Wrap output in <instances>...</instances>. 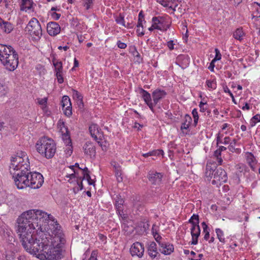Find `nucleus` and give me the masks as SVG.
<instances>
[{
    "label": "nucleus",
    "instance_id": "nucleus-45",
    "mask_svg": "<svg viewBox=\"0 0 260 260\" xmlns=\"http://www.w3.org/2000/svg\"><path fill=\"white\" fill-rule=\"evenodd\" d=\"M199 107L200 108V111L201 112H204L207 110V102H204L201 101L199 104Z\"/></svg>",
    "mask_w": 260,
    "mask_h": 260
},
{
    "label": "nucleus",
    "instance_id": "nucleus-2",
    "mask_svg": "<svg viewBox=\"0 0 260 260\" xmlns=\"http://www.w3.org/2000/svg\"><path fill=\"white\" fill-rule=\"evenodd\" d=\"M49 244L46 246L43 255L46 260H59L63 257V248L66 242L64 235L58 224L51 229Z\"/></svg>",
    "mask_w": 260,
    "mask_h": 260
},
{
    "label": "nucleus",
    "instance_id": "nucleus-34",
    "mask_svg": "<svg viewBox=\"0 0 260 260\" xmlns=\"http://www.w3.org/2000/svg\"><path fill=\"white\" fill-rule=\"evenodd\" d=\"M206 83L208 88L211 90L215 89L216 88V82L214 80H207Z\"/></svg>",
    "mask_w": 260,
    "mask_h": 260
},
{
    "label": "nucleus",
    "instance_id": "nucleus-16",
    "mask_svg": "<svg viewBox=\"0 0 260 260\" xmlns=\"http://www.w3.org/2000/svg\"><path fill=\"white\" fill-rule=\"evenodd\" d=\"M163 174L158 172H150L148 178L151 183L154 185H159L162 182Z\"/></svg>",
    "mask_w": 260,
    "mask_h": 260
},
{
    "label": "nucleus",
    "instance_id": "nucleus-27",
    "mask_svg": "<svg viewBox=\"0 0 260 260\" xmlns=\"http://www.w3.org/2000/svg\"><path fill=\"white\" fill-rule=\"evenodd\" d=\"M33 2L31 0H21V3L20 5L21 10L27 11L30 10Z\"/></svg>",
    "mask_w": 260,
    "mask_h": 260
},
{
    "label": "nucleus",
    "instance_id": "nucleus-36",
    "mask_svg": "<svg viewBox=\"0 0 260 260\" xmlns=\"http://www.w3.org/2000/svg\"><path fill=\"white\" fill-rule=\"evenodd\" d=\"M188 222L192 225L194 224H199V216L198 214H193L191 218L189 219Z\"/></svg>",
    "mask_w": 260,
    "mask_h": 260
},
{
    "label": "nucleus",
    "instance_id": "nucleus-58",
    "mask_svg": "<svg viewBox=\"0 0 260 260\" xmlns=\"http://www.w3.org/2000/svg\"><path fill=\"white\" fill-rule=\"evenodd\" d=\"M150 153H151V156H155V155H159L163 152L162 150H155V151H150Z\"/></svg>",
    "mask_w": 260,
    "mask_h": 260
},
{
    "label": "nucleus",
    "instance_id": "nucleus-50",
    "mask_svg": "<svg viewBox=\"0 0 260 260\" xmlns=\"http://www.w3.org/2000/svg\"><path fill=\"white\" fill-rule=\"evenodd\" d=\"M237 143V140L236 139H234L232 142H230L229 144V146L228 147V148L230 151L231 152H234L235 150V145H236Z\"/></svg>",
    "mask_w": 260,
    "mask_h": 260
},
{
    "label": "nucleus",
    "instance_id": "nucleus-54",
    "mask_svg": "<svg viewBox=\"0 0 260 260\" xmlns=\"http://www.w3.org/2000/svg\"><path fill=\"white\" fill-rule=\"evenodd\" d=\"M115 176L117 178V181L118 182H121L122 181V178L121 177V170L120 171H118L115 172Z\"/></svg>",
    "mask_w": 260,
    "mask_h": 260
},
{
    "label": "nucleus",
    "instance_id": "nucleus-40",
    "mask_svg": "<svg viewBox=\"0 0 260 260\" xmlns=\"http://www.w3.org/2000/svg\"><path fill=\"white\" fill-rule=\"evenodd\" d=\"M54 71L55 73H56L57 72H63V66H62V63L61 61L60 62L56 63L55 65L54 66Z\"/></svg>",
    "mask_w": 260,
    "mask_h": 260
},
{
    "label": "nucleus",
    "instance_id": "nucleus-29",
    "mask_svg": "<svg viewBox=\"0 0 260 260\" xmlns=\"http://www.w3.org/2000/svg\"><path fill=\"white\" fill-rule=\"evenodd\" d=\"M89 131L91 137L95 140H97V135L99 133L98 125L96 124H91L89 127Z\"/></svg>",
    "mask_w": 260,
    "mask_h": 260
},
{
    "label": "nucleus",
    "instance_id": "nucleus-26",
    "mask_svg": "<svg viewBox=\"0 0 260 260\" xmlns=\"http://www.w3.org/2000/svg\"><path fill=\"white\" fill-rule=\"evenodd\" d=\"M124 203L123 199L121 198L120 195H117L115 199V206L116 209V211L118 214L123 211L122 206Z\"/></svg>",
    "mask_w": 260,
    "mask_h": 260
},
{
    "label": "nucleus",
    "instance_id": "nucleus-28",
    "mask_svg": "<svg viewBox=\"0 0 260 260\" xmlns=\"http://www.w3.org/2000/svg\"><path fill=\"white\" fill-rule=\"evenodd\" d=\"M245 33L243 31L242 28H238L233 33V37L240 41L243 40Z\"/></svg>",
    "mask_w": 260,
    "mask_h": 260
},
{
    "label": "nucleus",
    "instance_id": "nucleus-15",
    "mask_svg": "<svg viewBox=\"0 0 260 260\" xmlns=\"http://www.w3.org/2000/svg\"><path fill=\"white\" fill-rule=\"evenodd\" d=\"M167 92L162 89L157 88L152 92V98L153 100V108L164 98L166 97Z\"/></svg>",
    "mask_w": 260,
    "mask_h": 260
},
{
    "label": "nucleus",
    "instance_id": "nucleus-33",
    "mask_svg": "<svg viewBox=\"0 0 260 260\" xmlns=\"http://www.w3.org/2000/svg\"><path fill=\"white\" fill-rule=\"evenodd\" d=\"M69 105L71 106L70 99L68 96L64 95L62 97L61 101V106L62 107V109H64V108H65L66 106H68L69 107Z\"/></svg>",
    "mask_w": 260,
    "mask_h": 260
},
{
    "label": "nucleus",
    "instance_id": "nucleus-57",
    "mask_svg": "<svg viewBox=\"0 0 260 260\" xmlns=\"http://www.w3.org/2000/svg\"><path fill=\"white\" fill-rule=\"evenodd\" d=\"M174 45L175 44L174 43V41L172 40L169 41L167 42V46L170 50L174 49Z\"/></svg>",
    "mask_w": 260,
    "mask_h": 260
},
{
    "label": "nucleus",
    "instance_id": "nucleus-46",
    "mask_svg": "<svg viewBox=\"0 0 260 260\" xmlns=\"http://www.w3.org/2000/svg\"><path fill=\"white\" fill-rule=\"evenodd\" d=\"M111 165L113 167L114 172L120 171L121 170V166L115 161H112Z\"/></svg>",
    "mask_w": 260,
    "mask_h": 260
},
{
    "label": "nucleus",
    "instance_id": "nucleus-6",
    "mask_svg": "<svg viewBox=\"0 0 260 260\" xmlns=\"http://www.w3.org/2000/svg\"><path fill=\"white\" fill-rule=\"evenodd\" d=\"M210 167L207 165V170H208ZM206 175L213 177L211 183L213 185H215L217 187L219 186L221 184L225 183L228 180V176L226 172L221 168L213 169L210 168L209 170L206 172Z\"/></svg>",
    "mask_w": 260,
    "mask_h": 260
},
{
    "label": "nucleus",
    "instance_id": "nucleus-49",
    "mask_svg": "<svg viewBox=\"0 0 260 260\" xmlns=\"http://www.w3.org/2000/svg\"><path fill=\"white\" fill-rule=\"evenodd\" d=\"M7 93L6 87L0 83V96H2L6 94Z\"/></svg>",
    "mask_w": 260,
    "mask_h": 260
},
{
    "label": "nucleus",
    "instance_id": "nucleus-24",
    "mask_svg": "<svg viewBox=\"0 0 260 260\" xmlns=\"http://www.w3.org/2000/svg\"><path fill=\"white\" fill-rule=\"evenodd\" d=\"M148 253L152 258L156 257L157 255L158 254L157 246L154 242H152L150 243L148 247Z\"/></svg>",
    "mask_w": 260,
    "mask_h": 260
},
{
    "label": "nucleus",
    "instance_id": "nucleus-60",
    "mask_svg": "<svg viewBox=\"0 0 260 260\" xmlns=\"http://www.w3.org/2000/svg\"><path fill=\"white\" fill-rule=\"evenodd\" d=\"M47 98H43V99H38V103L41 105H46V104L47 103Z\"/></svg>",
    "mask_w": 260,
    "mask_h": 260
},
{
    "label": "nucleus",
    "instance_id": "nucleus-17",
    "mask_svg": "<svg viewBox=\"0 0 260 260\" xmlns=\"http://www.w3.org/2000/svg\"><path fill=\"white\" fill-rule=\"evenodd\" d=\"M15 49L10 45L0 44V61L7 58Z\"/></svg>",
    "mask_w": 260,
    "mask_h": 260
},
{
    "label": "nucleus",
    "instance_id": "nucleus-62",
    "mask_svg": "<svg viewBox=\"0 0 260 260\" xmlns=\"http://www.w3.org/2000/svg\"><path fill=\"white\" fill-rule=\"evenodd\" d=\"M66 177L70 179L76 178V170H74L73 173L68 174L66 176Z\"/></svg>",
    "mask_w": 260,
    "mask_h": 260
},
{
    "label": "nucleus",
    "instance_id": "nucleus-20",
    "mask_svg": "<svg viewBox=\"0 0 260 260\" xmlns=\"http://www.w3.org/2000/svg\"><path fill=\"white\" fill-rule=\"evenodd\" d=\"M159 250L165 255H170L174 251V248L172 244L164 242V243H160Z\"/></svg>",
    "mask_w": 260,
    "mask_h": 260
},
{
    "label": "nucleus",
    "instance_id": "nucleus-37",
    "mask_svg": "<svg viewBox=\"0 0 260 260\" xmlns=\"http://www.w3.org/2000/svg\"><path fill=\"white\" fill-rule=\"evenodd\" d=\"M192 116L193 118V125H194V126H196L198 124L199 118V117L198 115V112L196 109H193L192 110Z\"/></svg>",
    "mask_w": 260,
    "mask_h": 260
},
{
    "label": "nucleus",
    "instance_id": "nucleus-47",
    "mask_svg": "<svg viewBox=\"0 0 260 260\" xmlns=\"http://www.w3.org/2000/svg\"><path fill=\"white\" fill-rule=\"evenodd\" d=\"M215 51L216 54L214 58L212 60V62H215L216 61L219 60L221 58V55L220 53L219 50L218 49L216 48L215 49Z\"/></svg>",
    "mask_w": 260,
    "mask_h": 260
},
{
    "label": "nucleus",
    "instance_id": "nucleus-25",
    "mask_svg": "<svg viewBox=\"0 0 260 260\" xmlns=\"http://www.w3.org/2000/svg\"><path fill=\"white\" fill-rule=\"evenodd\" d=\"M0 27L6 33H10L13 29L12 25L8 22L5 21L0 18Z\"/></svg>",
    "mask_w": 260,
    "mask_h": 260
},
{
    "label": "nucleus",
    "instance_id": "nucleus-39",
    "mask_svg": "<svg viewBox=\"0 0 260 260\" xmlns=\"http://www.w3.org/2000/svg\"><path fill=\"white\" fill-rule=\"evenodd\" d=\"M259 122H260V114H256L252 117L250 123L251 126H254L256 123Z\"/></svg>",
    "mask_w": 260,
    "mask_h": 260
},
{
    "label": "nucleus",
    "instance_id": "nucleus-56",
    "mask_svg": "<svg viewBox=\"0 0 260 260\" xmlns=\"http://www.w3.org/2000/svg\"><path fill=\"white\" fill-rule=\"evenodd\" d=\"M222 137V136L220 135V134L219 133L217 135L216 138L217 146H218L220 143L223 144V142H222V140H221Z\"/></svg>",
    "mask_w": 260,
    "mask_h": 260
},
{
    "label": "nucleus",
    "instance_id": "nucleus-13",
    "mask_svg": "<svg viewBox=\"0 0 260 260\" xmlns=\"http://www.w3.org/2000/svg\"><path fill=\"white\" fill-rule=\"evenodd\" d=\"M152 23L153 27L156 28V29L164 31L167 29L165 18L163 17H153L152 19Z\"/></svg>",
    "mask_w": 260,
    "mask_h": 260
},
{
    "label": "nucleus",
    "instance_id": "nucleus-21",
    "mask_svg": "<svg viewBox=\"0 0 260 260\" xmlns=\"http://www.w3.org/2000/svg\"><path fill=\"white\" fill-rule=\"evenodd\" d=\"M191 122L192 118L191 116L188 114H185L180 127L183 133H185L186 134H187Z\"/></svg>",
    "mask_w": 260,
    "mask_h": 260
},
{
    "label": "nucleus",
    "instance_id": "nucleus-22",
    "mask_svg": "<svg viewBox=\"0 0 260 260\" xmlns=\"http://www.w3.org/2000/svg\"><path fill=\"white\" fill-rule=\"evenodd\" d=\"M246 161L251 168V170L253 171L257 170V161L251 152H247L246 153Z\"/></svg>",
    "mask_w": 260,
    "mask_h": 260
},
{
    "label": "nucleus",
    "instance_id": "nucleus-51",
    "mask_svg": "<svg viewBox=\"0 0 260 260\" xmlns=\"http://www.w3.org/2000/svg\"><path fill=\"white\" fill-rule=\"evenodd\" d=\"M236 169L239 172H242L246 170V166L244 164H240L238 165H237L236 166Z\"/></svg>",
    "mask_w": 260,
    "mask_h": 260
},
{
    "label": "nucleus",
    "instance_id": "nucleus-10",
    "mask_svg": "<svg viewBox=\"0 0 260 260\" xmlns=\"http://www.w3.org/2000/svg\"><path fill=\"white\" fill-rule=\"evenodd\" d=\"M18 62V55L15 50L1 61L2 64L9 71H14L17 68Z\"/></svg>",
    "mask_w": 260,
    "mask_h": 260
},
{
    "label": "nucleus",
    "instance_id": "nucleus-1",
    "mask_svg": "<svg viewBox=\"0 0 260 260\" xmlns=\"http://www.w3.org/2000/svg\"><path fill=\"white\" fill-rule=\"evenodd\" d=\"M22 221H18L17 232L20 242L24 248L31 254L42 255L46 246L49 244L51 233L48 234L41 232L38 238L34 240V233L35 230H31L28 226V222L23 223Z\"/></svg>",
    "mask_w": 260,
    "mask_h": 260
},
{
    "label": "nucleus",
    "instance_id": "nucleus-42",
    "mask_svg": "<svg viewBox=\"0 0 260 260\" xmlns=\"http://www.w3.org/2000/svg\"><path fill=\"white\" fill-rule=\"evenodd\" d=\"M86 179L89 185H92L93 183V182L91 179L90 176L89 175V173H86V174L84 175V176H82V177H80V180H83Z\"/></svg>",
    "mask_w": 260,
    "mask_h": 260
},
{
    "label": "nucleus",
    "instance_id": "nucleus-55",
    "mask_svg": "<svg viewBox=\"0 0 260 260\" xmlns=\"http://www.w3.org/2000/svg\"><path fill=\"white\" fill-rule=\"evenodd\" d=\"M117 45L120 49H125L127 47V45L125 43L121 42L119 40L117 42Z\"/></svg>",
    "mask_w": 260,
    "mask_h": 260
},
{
    "label": "nucleus",
    "instance_id": "nucleus-9",
    "mask_svg": "<svg viewBox=\"0 0 260 260\" xmlns=\"http://www.w3.org/2000/svg\"><path fill=\"white\" fill-rule=\"evenodd\" d=\"M25 29L34 40L38 41L40 39L42 35V30L41 24L37 18H32Z\"/></svg>",
    "mask_w": 260,
    "mask_h": 260
},
{
    "label": "nucleus",
    "instance_id": "nucleus-11",
    "mask_svg": "<svg viewBox=\"0 0 260 260\" xmlns=\"http://www.w3.org/2000/svg\"><path fill=\"white\" fill-rule=\"evenodd\" d=\"M29 177H30V181L29 182L28 187L32 189H38L42 186L44 182V178L41 173L30 172Z\"/></svg>",
    "mask_w": 260,
    "mask_h": 260
},
{
    "label": "nucleus",
    "instance_id": "nucleus-43",
    "mask_svg": "<svg viewBox=\"0 0 260 260\" xmlns=\"http://www.w3.org/2000/svg\"><path fill=\"white\" fill-rule=\"evenodd\" d=\"M133 206L135 208L138 210H143V207L142 203L139 201H134L133 203Z\"/></svg>",
    "mask_w": 260,
    "mask_h": 260
},
{
    "label": "nucleus",
    "instance_id": "nucleus-53",
    "mask_svg": "<svg viewBox=\"0 0 260 260\" xmlns=\"http://www.w3.org/2000/svg\"><path fill=\"white\" fill-rule=\"evenodd\" d=\"M138 22L146 23V21L145 20L144 18V15L142 11L139 14Z\"/></svg>",
    "mask_w": 260,
    "mask_h": 260
},
{
    "label": "nucleus",
    "instance_id": "nucleus-48",
    "mask_svg": "<svg viewBox=\"0 0 260 260\" xmlns=\"http://www.w3.org/2000/svg\"><path fill=\"white\" fill-rule=\"evenodd\" d=\"M156 241L158 243L159 246H160V243H164V242H162V237L158 234V233H155V234L153 235Z\"/></svg>",
    "mask_w": 260,
    "mask_h": 260
},
{
    "label": "nucleus",
    "instance_id": "nucleus-38",
    "mask_svg": "<svg viewBox=\"0 0 260 260\" xmlns=\"http://www.w3.org/2000/svg\"><path fill=\"white\" fill-rule=\"evenodd\" d=\"M115 21L118 24L121 25L122 26L125 25L124 16H123L121 14H119L118 16H117L115 17Z\"/></svg>",
    "mask_w": 260,
    "mask_h": 260
},
{
    "label": "nucleus",
    "instance_id": "nucleus-35",
    "mask_svg": "<svg viewBox=\"0 0 260 260\" xmlns=\"http://www.w3.org/2000/svg\"><path fill=\"white\" fill-rule=\"evenodd\" d=\"M221 152L218 149L215 150L214 152V156L216 158V161L219 165H221L222 159L221 157Z\"/></svg>",
    "mask_w": 260,
    "mask_h": 260
},
{
    "label": "nucleus",
    "instance_id": "nucleus-4",
    "mask_svg": "<svg viewBox=\"0 0 260 260\" xmlns=\"http://www.w3.org/2000/svg\"><path fill=\"white\" fill-rule=\"evenodd\" d=\"M37 151L47 159L52 158L56 151L54 140L47 137H42L36 144Z\"/></svg>",
    "mask_w": 260,
    "mask_h": 260
},
{
    "label": "nucleus",
    "instance_id": "nucleus-8",
    "mask_svg": "<svg viewBox=\"0 0 260 260\" xmlns=\"http://www.w3.org/2000/svg\"><path fill=\"white\" fill-rule=\"evenodd\" d=\"M57 126L59 132L61 134L62 140L66 145L67 147L64 152L67 155L71 156L73 152V148L68 128L65 125L64 122L61 121H58Z\"/></svg>",
    "mask_w": 260,
    "mask_h": 260
},
{
    "label": "nucleus",
    "instance_id": "nucleus-30",
    "mask_svg": "<svg viewBox=\"0 0 260 260\" xmlns=\"http://www.w3.org/2000/svg\"><path fill=\"white\" fill-rule=\"evenodd\" d=\"M73 95L74 99L77 101L78 106L80 107H83V96L77 90H74Z\"/></svg>",
    "mask_w": 260,
    "mask_h": 260
},
{
    "label": "nucleus",
    "instance_id": "nucleus-14",
    "mask_svg": "<svg viewBox=\"0 0 260 260\" xmlns=\"http://www.w3.org/2000/svg\"><path fill=\"white\" fill-rule=\"evenodd\" d=\"M139 93L141 95V98L143 99L145 104L148 106L151 111L154 112L153 108V100L151 94L146 90L141 87L139 88Z\"/></svg>",
    "mask_w": 260,
    "mask_h": 260
},
{
    "label": "nucleus",
    "instance_id": "nucleus-7",
    "mask_svg": "<svg viewBox=\"0 0 260 260\" xmlns=\"http://www.w3.org/2000/svg\"><path fill=\"white\" fill-rule=\"evenodd\" d=\"M10 173L18 189H22L28 187V174H30V169L14 171Z\"/></svg>",
    "mask_w": 260,
    "mask_h": 260
},
{
    "label": "nucleus",
    "instance_id": "nucleus-3",
    "mask_svg": "<svg viewBox=\"0 0 260 260\" xmlns=\"http://www.w3.org/2000/svg\"><path fill=\"white\" fill-rule=\"evenodd\" d=\"M48 220L53 222L52 224H50V231L53 226L56 224H58L61 227L57 221H55V219L52 215L42 210H29L23 213L18 218V221H22L21 222L23 223L28 222V226L30 227L31 230H36L37 232L43 231V223H46Z\"/></svg>",
    "mask_w": 260,
    "mask_h": 260
},
{
    "label": "nucleus",
    "instance_id": "nucleus-64",
    "mask_svg": "<svg viewBox=\"0 0 260 260\" xmlns=\"http://www.w3.org/2000/svg\"><path fill=\"white\" fill-rule=\"evenodd\" d=\"M88 260H98L96 257V253L95 252L91 253V256Z\"/></svg>",
    "mask_w": 260,
    "mask_h": 260
},
{
    "label": "nucleus",
    "instance_id": "nucleus-5",
    "mask_svg": "<svg viewBox=\"0 0 260 260\" xmlns=\"http://www.w3.org/2000/svg\"><path fill=\"white\" fill-rule=\"evenodd\" d=\"M10 173L19 170L30 169L28 157L25 152L21 151L11 157Z\"/></svg>",
    "mask_w": 260,
    "mask_h": 260
},
{
    "label": "nucleus",
    "instance_id": "nucleus-41",
    "mask_svg": "<svg viewBox=\"0 0 260 260\" xmlns=\"http://www.w3.org/2000/svg\"><path fill=\"white\" fill-rule=\"evenodd\" d=\"M55 73V76L56 77V78L57 79V82L59 84H61L63 82L64 80L63 78V72H57Z\"/></svg>",
    "mask_w": 260,
    "mask_h": 260
},
{
    "label": "nucleus",
    "instance_id": "nucleus-31",
    "mask_svg": "<svg viewBox=\"0 0 260 260\" xmlns=\"http://www.w3.org/2000/svg\"><path fill=\"white\" fill-rule=\"evenodd\" d=\"M157 1L164 7L173 9V4L175 0H157Z\"/></svg>",
    "mask_w": 260,
    "mask_h": 260
},
{
    "label": "nucleus",
    "instance_id": "nucleus-23",
    "mask_svg": "<svg viewBox=\"0 0 260 260\" xmlns=\"http://www.w3.org/2000/svg\"><path fill=\"white\" fill-rule=\"evenodd\" d=\"M84 153L90 156H94L96 153L95 147L93 143L87 142L83 146Z\"/></svg>",
    "mask_w": 260,
    "mask_h": 260
},
{
    "label": "nucleus",
    "instance_id": "nucleus-59",
    "mask_svg": "<svg viewBox=\"0 0 260 260\" xmlns=\"http://www.w3.org/2000/svg\"><path fill=\"white\" fill-rule=\"evenodd\" d=\"M60 16L61 15L60 14L57 13L56 12H53L51 14L52 17L56 20H58L60 17Z\"/></svg>",
    "mask_w": 260,
    "mask_h": 260
},
{
    "label": "nucleus",
    "instance_id": "nucleus-19",
    "mask_svg": "<svg viewBox=\"0 0 260 260\" xmlns=\"http://www.w3.org/2000/svg\"><path fill=\"white\" fill-rule=\"evenodd\" d=\"M201 229L199 224H194L191 228V235L192 237V241L191 244L192 245H197L198 242V238L200 235Z\"/></svg>",
    "mask_w": 260,
    "mask_h": 260
},
{
    "label": "nucleus",
    "instance_id": "nucleus-63",
    "mask_svg": "<svg viewBox=\"0 0 260 260\" xmlns=\"http://www.w3.org/2000/svg\"><path fill=\"white\" fill-rule=\"evenodd\" d=\"M254 14L255 17H260V5L258 6V7L257 8L256 11L254 12Z\"/></svg>",
    "mask_w": 260,
    "mask_h": 260
},
{
    "label": "nucleus",
    "instance_id": "nucleus-61",
    "mask_svg": "<svg viewBox=\"0 0 260 260\" xmlns=\"http://www.w3.org/2000/svg\"><path fill=\"white\" fill-rule=\"evenodd\" d=\"M135 26V24L133 22H128L126 24L125 23V25L123 26L127 28H133Z\"/></svg>",
    "mask_w": 260,
    "mask_h": 260
},
{
    "label": "nucleus",
    "instance_id": "nucleus-12",
    "mask_svg": "<svg viewBox=\"0 0 260 260\" xmlns=\"http://www.w3.org/2000/svg\"><path fill=\"white\" fill-rule=\"evenodd\" d=\"M130 252L132 256H137L139 258L142 257L144 252L143 244L139 242L133 243L130 248Z\"/></svg>",
    "mask_w": 260,
    "mask_h": 260
},
{
    "label": "nucleus",
    "instance_id": "nucleus-52",
    "mask_svg": "<svg viewBox=\"0 0 260 260\" xmlns=\"http://www.w3.org/2000/svg\"><path fill=\"white\" fill-rule=\"evenodd\" d=\"M136 32L138 37L143 36L145 34L144 27H137Z\"/></svg>",
    "mask_w": 260,
    "mask_h": 260
},
{
    "label": "nucleus",
    "instance_id": "nucleus-32",
    "mask_svg": "<svg viewBox=\"0 0 260 260\" xmlns=\"http://www.w3.org/2000/svg\"><path fill=\"white\" fill-rule=\"evenodd\" d=\"M215 232L219 241L222 243H224L225 240L224 237L223 232L221 229L217 228L215 229Z\"/></svg>",
    "mask_w": 260,
    "mask_h": 260
},
{
    "label": "nucleus",
    "instance_id": "nucleus-44",
    "mask_svg": "<svg viewBox=\"0 0 260 260\" xmlns=\"http://www.w3.org/2000/svg\"><path fill=\"white\" fill-rule=\"evenodd\" d=\"M69 107L68 106H66V107L64 108V109H62L64 111V114L68 117L70 116L72 114V105H69Z\"/></svg>",
    "mask_w": 260,
    "mask_h": 260
},
{
    "label": "nucleus",
    "instance_id": "nucleus-18",
    "mask_svg": "<svg viewBox=\"0 0 260 260\" xmlns=\"http://www.w3.org/2000/svg\"><path fill=\"white\" fill-rule=\"evenodd\" d=\"M47 31L49 35L55 36L60 31L59 25L55 22H50L47 25Z\"/></svg>",
    "mask_w": 260,
    "mask_h": 260
}]
</instances>
